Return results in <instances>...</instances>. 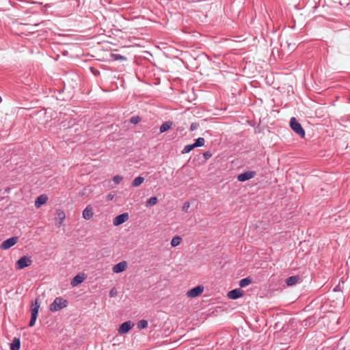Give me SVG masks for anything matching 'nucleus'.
<instances>
[{
  "label": "nucleus",
  "mask_w": 350,
  "mask_h": 350,
  "mask_svg": "<svg viewBox=\"0 0 350 350\" xmlns=\"http://www.w3.org/2000/svg\"><path fill=\"white\" fill-rule=\"evenodd\" d=\"M340 291V284L337 285L334 288V291Z\"/></svg>",
  "instance_id": "e433bc0d"
},
{
  "label": "nucleus",
  "mask_w": 350,
  "mask_h": 350,
  "mask_svg": "<svg viewBox=\"0 0 350 350\" xmlns=\"http://www.w3.org/2000/svg\"><path fill=\"white\" fill-rule=\"evenodd\" d=\"M113 195H112V194H111V193L108 194V196H107V200H113Z\"/></svg>",
  "instance_id": "c9c22d12"
},
{
  "label": "nucleus",
  "mask_w": 350,
  "mask_h": 350,
  "mask_svg": "<svg viewBox=\"0 0 350 350\" xmlns=\"http://www.w3.org/2000/svg\"><path fill=\"white\" fill-rule=\"evenodd\" d=\"M189 207V202H185L183 206V209L184 211H187Z\"/></svg>",
  "instance_id": "473e14b6"
},
{
  "label": "nucleus",
  "mask_w": 350,
  "mask_h": 350,
  "mask_svg": "<svg viewBox=\"0 0 350 350\" xmlns=\"http://www.w3.org/2000/svg\"><path fill=\"white\" fill-rule=\"evenodd\" d=\"M82 215L83 217L86 220L92 219L93 217V210L92 206L90 205L87 206L83 210Z\"/></svg>",
  "instance_id": "4468645a"
},
{
  "label": "nucleus",
  "mask_w": 350,
  "mask_h": 350,
  "mask_svg": "<svg viewBox=\"0 0 350 350\" xmlns=\"http://www.w3.org/2000/svg\"><path fill=\"white\" fill-rule=\"evenodd\" d=\"M148 321L145 319H142L137 323V327L140 329H145L148 327Z\"/></svg>",
  "instance_id": "5701e85b"
},
{
  "label": "nucleus",
  "mask_w": 350,
  "mask_h": 350,
  "mask_svg": "<svg viewBox=\"0 0 350 350\" xmlns=\"http://www.w3.org/2000/svg\"><path fill=\"white\" fill-rule=\"evenodd\" d=\"M212 157V153L210 151H206L203 153V157L205 160L209 159Z\"/></svg>",
  "instance_id": "cd10ccee"
},
{
  "label": "nucleus",
  "mask_w": 350,
  "mask_h": 350,
  "mask_svg": "<svg viewBox=\"0 0 350 350\" xmlns=\"http://www.w3.org/2000/svg\"><path fill=\"white\" fill-rule=\"evenodd\" d=\"M252 283V279L249 277L241 279L239 281V286L241 288L245 287L246 286Z\"/></svg>",
  "instance_id": "a211bd4d"
},
{
  "label": "nucleus",
  "mask_w": 350,
  "mask_h": 350,
  "mask_svg": "<svg viewBox=\"0 0 350 350\" xmlns=\"http://www.w3.org/2000/svg\"><path fill=\"white\" fill-rule=\"evenodd\" d=\"M244 295V291L240 288H235L232 291H230L228 293V297L230 299H237L241 297H243Z\"/></svg>",
  "instance_id": "6e6552de"
},
{
  "label": "nucleus",
  "mask_w": 350,
  "mask_h": 350,
  "mask_svg": "<svg viewBox=\"0 0 350 350\" xmlns=\"http://www.w3.org/2000/svg\"><path fill=\"white\" fill-rule=\"evenodd\" d=\"M141 121V118L138 116H133L130 119V122L134 124L139 123Z\"/></svg>",
  "instance_id": "393cba45"
},
{
  "label": "nucleus",
  "mask_w": 350,
  "mask_h": 350,
  "mask_svg": "<svg viewBox=\"0 0 350 350\" xmlns=\"http://www.w3.org/2000/svg\"><path fill=\"white\" fill-rule=\"evenodd\" d=\"M113 56L115 57V59H122V60H126V57L120 55V54H115L113 55Z\"/></svg>",
  "instance_id": "c756f323"
},
{
  "label": "nucleus",
  "mask_w": 350,
  "mask_h": 350,
  "mask_svg": "<svg viewBox=\"0 0 350 350\" xmlns=\"http://www.w3.org/2000/svg\"><path fill=\"white\" fill-rule=\"evenodd\" d=\"M36 319H37V317L31 316V319L29 322V326L33 327L36 323Z\"/></svg>",
  "instance_id": "bb28decb"
},
{
  "label": "nucleus",
  "mask_w": 350,
  "mask_h": 350,
  "mask_svg": "<svg viewBox=\"0 0 350 350\" xmlns=\"http://www.w3.org/2000/svg\"><path fill=\"white\" fill-rule=\"evenodd\" d=\"M68 304V300L64 299L62 297H58L54 299L53 303L50 305L49 308L52 312H57L67 307Z\"/></svg>",
  "instance_id": "f257e3e1"
},
{
  "label": "nucleus",
  "mask_w": 350,
  "mask_h": 350,
  "mask_svg": "<svg viewBox=\"0 0 350 350\" xmlns=\"http://www.w3.org/2000/svg\"><path fill=\"white\" fill-rule=\"evenodd\" d=\"M171 241H182V239L179 236H175L172 239Z\"/></svg>",
  "instance_id": "72a5a7b5"
},
{
  "label": "nucleus",
  "mask_w": 350,
  "mask_h": 350,
  "mask_svg": "<svg viewBox=\"0 0 350 350\" xmlns=\"http://www.w3.org/2000/svg\"><path fill=\"white\" fill-rule=\"evenodd\" d=\"M180 242H170V248L178 246Z\"/></svg>",
  "instance_id": "2f4dec72"
},
{
  "label": "nucleus",
  "mask_w": 350,
  "mask_h": 350,
  "mask_svg": "<svg viewBox=\"0 0 350 350\" xmlns=\"http://www.w3.org/2000/svg\"><path fill=\"white\" fill-rule=\"evenodd\" d=\"M126 267L127 262L126 261H122L115 265L112 268V271L113 273H119L125 271Z\"/></svg>",
  "instance_id": "1a4fd4ad"
},
{
  "label": "nucleus",
  "mask_w": 350,
  "mask_h": 350,
  "mask_svg": "<svg viewBox=\"0 0 350 350\" xmlns=\"http://www.w3.org/2000/svg\"><path fill=\"white\" fill-rule=\"evenodd\" d=\"M194 148L193 144H189V145H186L184 148L183 149V150L181 151V153L182 154H187V153H189L190 151H191Z\"/></svg>",
  "instance_id": "b1692460"
},
{
  "label": "nucleus",
  "mask_w": 350,
  "mask_h": 350,
  "mask_svg": "<svg viewBox=\"0 0 350 350\" xmlns=\"http://www.w3.org/2000/svg\"><path fill=\"white\" fill-rule=\"evenodd\" d=\"M32 260L29 256H23L16 262V268L18 270L23 269L30 266Z\"/></svg>",
  "instance_id": "7ed1b4c3"
},
{
  "label": "nucleus",
  "mask_w": 350,
  "mask_h": 350,
  "mask_svg": "<svg viewBox=\"0 0 350 350\" xmlns=\"http://www.w3.org/2000/svg\"><path fill=\"white\" fill-rule=\"evenodd\" d=\"M144 181V178L142 176H137L132 182V186L134 187L139 186Z\"/></svg>",
  "instance_id": "6ab92c4d"
},
{
  "label": "nucleus",
  "mask_w": 350,
  "mask_h": 350,
  "mask_svg": "<svg viewBox=\"0 0 350 350\" xmlns=\"http://www.w3.org/2000/svg\"><path fill=\"white\" fill-rule=\"evenodd\" d=\"M40 305V299L38 297H37L36 298L35 301L31 303V316L38 317Z\"/></svg>",
  "instance_id": "9d476101"
},
{
  "label": "nucleus",
  "mask_w": 350,
  "mask_h": 350,
  "mask_svg": "<svg viewBox=\"0 0 350 350\" xmlns=\"http://www.w3.org/2000/svg\"><path fill=\"white\" fill-rule=\"evenodd\" d=\"M133 326L134 323L131 321H125L120 325L118 329V333L120 334H126L133 328Z\"/></svg>",
  "instance_id": "39448f33"
},
{
  "label": "nucleus",
  "mask_w": 350,
  "mask_h": 350,
  "mask_svg": "<svg viewBox=\"0 0 350 350\" xmlns=\"http://www.w3.org/2000/svg\"><path fill=\"white\" fill-rule=\"evenodd\" d=\"M256 172L254 171H247L244 173L239 174L237 176V180L240 182H245L254 178Z\"/></svg>",
  "instance_id": "0eeeda50"
},
{
  "label": "nucleus",
  "mask_w": 350,
  "mask_h": 350,
  "mask_svg": "<svg viewBox=\"0 0 350 350\" xmlns=\"http://www.w3.org/2000/svg\"><path fill=\"white\" fill-rule=\"evenodd\" d=\"M47 200H48L47 196H46L45 194H42L36 198V200L35 201V206L36 208H40L42 205L46 203Z\"/></svg>",
  "instance_id": "9b49d317"
},
{
  "label": "nucleus",
  "mask_w": 350,
  "mask_h": 350,
  "mask_svg": "<svg viewBox=\"0 0 350 350\" xmlns=\"http://www.w3.org/2000/svg\"><path fill=\"white\" fill-rule=\"evenodd\" d=\"M16 242H2L0 248L3 250H8L14 245Z\"/></svg>",
  "instance_id": "4be33fe9"
},
{
  "label": "nucleus",
  "mask_w": 350,
  "mask_h": 350,
  "mask_svg": "<svg viewBox=\"0 0 350 350\" xmlns=\"http://www.w3.org/2000/svg\"><path fill=\"white\" fill-rule=\"evenodd\" d=\"M204 291V286L198 285L187 292V296L190 298H195L200 296Z\"/></svg>",
  "instance_id": "20e7f679"
},
{
  "label": "nucleus",
  "mask_w": 350,
  "mask_h": 350,
  "mask_svg": "<svg viewBox=\"0 0 350 350\" xmlns=\"http://www.w3.org/2000/svg\"><path fill=\"white\" fill-rule=\"evenodd\" d=\"M21 348V340L19 338H14L10 343V350H19Z\"/></svg>",
  "instance_id": "dca6fc26"
},
{
  "label": "nucleus",
  "mask_w": 350,
  "mask_h": 350,
  "mask_svg": "<svg viewBox=\"0 0 350 350\" xmlns=\"http://www.w3.org/2000/svg\"><path fill=\"white\" fill-rule=\"evenodd\" d=\"M198 124H196V123H192V124H191V126H190V130H191V131H194V130H196V129L198 128Z\"/></svg>",
  "instance_id": "7c9ffc66"
},
{
  "label": "nucleus",
  "mask_w": 350,
  "mask_h": 350,
  "mask_svg": "<svg viewBox=\"0 0 350 350\" xmlns=\"http://www.w3.org/2000/svg\"><path fill=\"white\" fill-rule=\"evenodd\" d=\"M5 241H17V237H10V238L6 239Z\"/></svg>",
  "instance_id": "f704fd0d"
},
{
  "label": "nucleus",
  "mask_w": 350,
  "mask_h": 350,
  "mask_svg": "<svg viewBox=\"0 0 350 350\" xmlns=\"http://www.w3.org/2000/svg\"><path fill=\"white\" fill-rule=\"evenodd\" d=\"M57 217L56 219L58 220V222L56 224V225L59 227L62 225L65 218L66 215L64 212L61 209H57L56 211Z\"/></svg>",
  "instance_id": "f8f14e48"
},
{
  "label": "nucleus",
  "mask_w": 350,
  "mask_h": 350,
  "mask_svg": "<svg viewBox=\"0 0 350 350\" xmlns=\"http://www.w3.org/2000/svg\"><path fill=\"white\" fill-rule=\"evenodd\" d=\"M122 180V177L120 176V175H116L113 176V181L116 183V184H119L121 183V181Z\"/></svg>",
  "instance_id": "a878e982"
},
{
  "label": "nucleus",
  "mask_w": 350,
  "mask_h": 350,
  "mask_svg": "<svg viewBox=\"0 0 350 350\" xmlns=\"http://www.w3.org/2000/svg\"><path fill=\"white\" fill-rule=\"evenodd\" d=\"M85 280L84 274H77L71 280L70 284L74 287L80 284Z\"/></svg>",
  "instance_id": "ddd939ff"
},
{
  "label": "nucleus",
  "mask_w": 350,
  "mask_h": 350,
  "mask_svg": "<svg viewBox=\"0 0 350 350\" xmlns=\"http://www.w3.org/2000/svg\"><path fill=\"white\" fill-rule=\"evenodd\" d=\"M290 126L291 129L301 137L305 136V131L301 124L297 122L295 118L293 117L290 120Z\"/></svg>",
  "instance_id": "f03ea898"
},
{
  "label": "nucleus",
  "mask_w": 350,
  "mask_h": 350,
  "mask_svg": "<svg viewBox=\"0 0 350 350\" xmlns=\"http://www.w3.org/2000/svg\"><path fill=\"white\" fill-rule=\"evenodd\" d=\"M117 293H117V291L116 290V288H113L110 291V292H109V296H110L111 297H113L116 296V295H117Z\"/></svg>",
  "instance_id": "c85d7f7f"
},
{
  "label": "nucleus",
  "mask_w": 350,
  "mask_h": 350,
  "mask_svg": "<svg viewBox=\"0 0 350 350\" xmlns=\"http://www.w3.org/2000/svg\"><path fill=\"white\" fill-rule=\"evenodd\" d=\"M205 143V140L203 137H198L195 140V142L193 144L194 148L201 147L204 146Z\"/></svg>",
  "instance_id": "aec40b11"
},
{
  "label": "nucleus",
  "mask_w": 350,
  "mask_h": 350,
  "mask_svg": "<svg viewBox=\"0 0 350 350\" xmlns=\"http://www.w3.org/2000/svg\"><path fill=\"white\" fill-rule=\"evenodd\" d=\"M301 280L299 275H292L286 280V283L288 286H293L298 283Z\"/></svg>",
  "instance_id": "2eb2a0df"
},
{
  "label": "nucleus",
  "mask_w": 350,
  "mask_h": 350,
  "mask_svg": "<svg viewBox=\"0 0 350 350\" xmlns=\"http://www.w3.org/2000/svg\"><path fill=\"white\" fill-rule=\"evenodd\" d=\"M173 123L171 121H166L164 123H163L160 128H159V130H160V133H164L167 131H168L172 126Z\"/></svg>",
  "instance_id": "f3484780"
},
{
  "label": "nucleus",
  "mask_w": 350,
  "mask_h": 350,
  "mask_svg": "<svg viewBox=\"0 0 350 350\" xmlns=\"http://www.w3.org/2000/svg\"><path fill=\"white\" fill-rule=\"evenodd\" d=\"M129 215L128 213H122L116 216L113 220V224L115 226H120L129 219Z\"/></svg>",
  "instance_id": "423d86ee"
},
{
  "label": "nucleus",
  "mask_w": 350,
  "mask_h": 350,
  "mask_svg": "<svg viewBox=\"0 0 350 350\" xmlns=\"http://www.w3.org/2000/svg\"><path fill=\"white\" fill-rule=\"evenodd\" d=\"M158 202V199L157 197H151L146 202V206H152L155 205Z\"/></svg>",
  "instance_id": "412c9836"
}]
</instances>
